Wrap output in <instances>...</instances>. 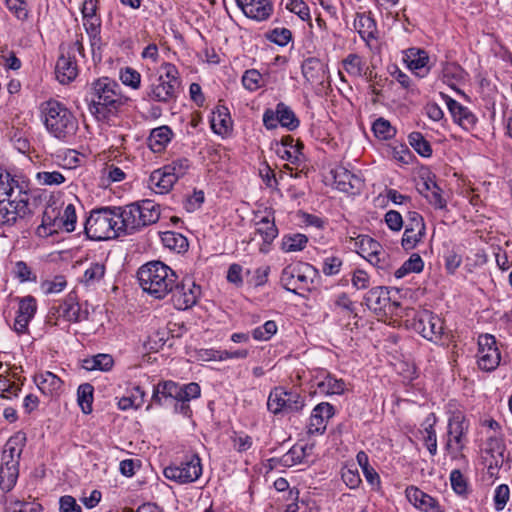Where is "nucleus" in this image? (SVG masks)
<instances>
[{
    "label": "nucleus",
    "instance_id": "nucleus-15",
    "mask_svg": "<svg viewBox=\"0 0 512 512\" xmlns=\"http://www.w3.org/2000/svg\"><path fill=\"white\" fill-rule=\"evenodd\" d=\"M251 222L254 226L255 233L258 234L264 244H271L278 236V228L275 224L274 212L265 208L253 212Z\"/></svg>",
    "mask_w": 512,
    "mask_h": 512
},
{
    "label": "nucleus",
    "instance_id": "nucleus-60",
    "mask_svg": "<svg viewBox=\"0 0 512 512\" xmlns=\"http://www.w3.org/2000/svg\"><path fill=\"white\" fill-rule=\"evenodd\" d=\"M510 496V489L508 485L501 484L495 489L494 504L497 511L503 510L506 506Z\"/></svg>",
    "mask_w": 512,
    "mask_h": 512
},
{
    "label": "nucleus",
    "instance_id": "nucleus-28",
    "mask_svg": "<svg viewBox=\"0 0 512 512\" xmlns=\"http://www.w3.org/2000/svg\"><path fill=\"white\" fill-rule=\"evenodd\" d=\"M406 61L408 67L418 75L424 76L429 71V56L424 50L410 48L406 53Z\"/></svg>",
    "mask_w": 512,
    "mask_h": 512
},
{
    "label": "nucleus",
    "instance_id": "nucleus-39",
    "mask_svg": "<svg viewBox=\"0 0 512 512\" xmlns=\"http://www.w3.org/2000/svg\"><path fill=\"white\" fill-rule=\"evenodd\" d=\"M356 244L359 247V253L367 260L382 249L379 242L367 235L358 236Z\"/></svg>",
    "mask_w": 512,
    "mask_h": 512
},
{
    "label": "nucleus",
    "instance_id": "nucleus-11",
    "mask_svg": "<svg viewBox=\"0 0 512 512\" xmlns=\"http://www.w3.org/2000/svg\"><path fill=\"white\" fill-rule=\"evenodd\" d=\"M478 365L484 371H492L500 364L501 356L493 335L483 334L478 337Z\"/></svg>",
    "mask_w": 512,
    "mask_h": 512
},
{
    "label": "nucleus",
    "instance_id": "nucleus-25",
    "mask_svg": "<svg viewBox=\"0 0 512 512\" xmlns=\"http://www.w3.org/2000/svg\"><path fill=\"white\" fill-rule=\"evenodd\" d=\"M304 145L299 140L295 141L290 135L284 136L281 139L280 147L276 149V153L285 160L293 164H298L304 158L302 150Z\"/></svg>",
    "mask_w": 512,
    "mask_h": 512
},
{
    "label": "nucleus",
    "instance_id": "nucleus-32",
    "mask_svg": "<svg viewBox=\"0 0 512 512\" xmlns=\"http://www.w3.org/2000/svg\"><path fill=\"white\" fill-rule=\"evenodd\" d=\"M302 74L311 84L321 82L324 75V66L319 59L308 58L302 64Z\"/></svg>",
    "mask_w": 512,
    "mask_h": 512
},
{
    "label": "nucleus",
    "instance_id": "nucleus-4",
    "mask_svg": "<svg viewBox=\"0 0 512 512\" xmlns=\"http://www.w3.org/2000/svg\"><path fill=\"white\" fill-rule=\"evenodd\" d=\"M44 125L55 138L67 141L75 135L78 121L72 112L62 103L49 100L41 105Z\"/></svg>",
    "mask_w": 512,
    "mask_h": 512
},
{
    "label": "nucleus",
    "instance_id": "nucleus-54",
    "mask_svg": "<svg viewBox=\"0 0 512 512\" xmlns=\"http://www.w3.org/2000/svg\"><path fill=\"white\" fill-rule=\"evenodd\" d=\"M277 332V325L274 321H266L263 326L253 330V338L260 341L270 339Z\"/></svg>",
    "mask_w": 512,
    "mask_h": 512
},
{
    "label": "nucleus",
    "instance_id": "nucleus-9",
    "mask_svg": "<svg viewBox=\"0 0 512 512\" xmlns=\"http://www.w3.org/2000/svg\"><path fill=\"white\" fill-rule=\"evenodd\" d=\"M267 407L273 414H291L304 407V398L293 386H275L270 392Z\"/></svg>",
    "mask_w": 512,
    "mask_h": 512
},
{
    "label": "nucleus",
    "instance_id": "nucleus-44",
    "mask_svg": "<svg viewBox=\"0 0 512 512\" xmlns=\"http://www.w3.org/2000/svg\"><path fill=\"white\" fill-rule=\"evenodd\" d=\"M409 143L414 150L423 157H430L432 155V148L430 143L424 138L420 132L410 133Z\"/></svg>",
    "mask_w": 512,
    "mask_h": 512
},
{
    "label": "nucleus",
    "instance_id": "nucleus-35",
    "mask_svg": "<svg viewBox=\"0 0 512 512\" xmlns=\"http://www.w3.org/2000/svg\"><path fill=\"white\" fill-rule=\"evenodd\" d=\"M276 114L279 124L290 131L295 130L300 124L292 109L283 102L276 105Z\"/></svg>",
    "mask_w": 512,
    "mask_h": 512
},
{
    "label": "nucleus",
    "instance_id": "nucleus-49",
    "mask_svg": "<svg viewBox=\"0 0 512 512\" xmlns=\"http://www.w3.org/2000/svg\"><path fill=\"white\" fill-rule=\"evenodd\" d=\"M427 423H428V426H426L424 429V435H425L424 442H425V445H426L429 453L431 455H436V453H437V436H436V432L433 428V423H434L433 415H431L427 419Z\"/></svg>",
    "mask_w": 512,
    "mask_h": 512
},
{
    "label": "nucleus",
    "instance_id": "nucleus-2",
    "mask_svg": "<svg viewBox=\"0 0 512 512\" xmlns=\"http://www.w3.org/2000/svg\"><path fill=\"white\" fill-rule=\"evenodd\" d=\"M87 100L90 113L98 120L108 119L123 105L119 84L108 77L99 78L91 83Z\"/></svg>",
    "mask_w": 512,
    "mask_h": 512
},
{
    "label": "nucleus",
    "instance_id": "nucleus-23",
    "mask_svg": "<svg viewBox=\"0 0 512 512\" xmlns=\"http://www.w3.org/2000/svg\"><path fill=\"white\" fill-rule=\"evenodd\" d=\"M37 310L36 300L32 296H26L19 301L17 316L14 321V329L17 333H24L27 330L30 320Z\"/></svg>",
    "mask_w": 512,
    "mask_h": 512
},
{
    "label": "nucleus",
    "instance_id": "nucleus-27",
    "mask_svg": "<svg viewBox=\"0 0 512 512\" xmlns=\"http://www.w3.org/2000/svg\"><path fill=\"white\" fill-rule=\"evenodd\" d=\"M390 292L386 287H374L365 295V302L369 309L374 311L385 310L390 304Z\"/></svg>",
    "mask_w": 512,
    "mask_h": 512
},
{
    "label": "nucleus",
    "instance_id": "nucleus-41",
    "mask_svg": "<svg viewBox=\"0 0 512 512\" xmlns=\"http://www.w3.org/2000/svg\"><path fill=\"white\" fill-rule=\"evenodd\" d=\"M161 240L164 246L177 252L185 251L188 247L187 239L183 235L172 231L162 233Z\"/></svg>",
    "mask_w": 512,
    "mask_h": 512
},
{
    "label": "nucleus",
    "instance_id": "nucleus-26",
    "mask_svg": "<svg viewBox=\"0 0 512 512\" xmlns=\"http://www.w3.org/2000/svg\"><path fill=\"white\" fill-rule=\"evenodd\" d=\"M176 177L166 171L165 167L155 170L149 177V186L156 193L164 194L171 190L176 183Z\"/></svg>",
    "mask_w": 512,
    "mask_h": 512
},
{
    "label": "nucleus",
    "instance_id": "nucleus-58",
    "mask_svg": "<svg viewBox=\"0 0 512 512\" xmlns=\"http://www.w3.org/2000/svg\"><path fill=\"white\" fill-rule=\"evenodd\" d=\"M342 265L343 261L341 258L337 256L326 257L323 261L322 272L326 276L336 275L340 272Z\"/></svg>",
    "mask_w": 512,
    "mask_h": 512
},
{
    "label": "nucleus",
    "instance_id": "nucleus-62",
    "mask_svg": "<svg viewBox=\"0 0 512 512\" xmlns=\"http://www.w3.org/2000/svg\"><path fill=\"white\" fill-rule=\"evenodd\" d=\"M233 442V447L237 452H245L249 450L252 447V438L244 433H234V435L231 437Z\"/></svg>",
    "mask_w": 512,
    "mask_h": 512
},
{
    "label": "nucleus",
    "instance_id": "nucleus-20",
    "mask_svg": "<svg viewBox=\"0 0 512 512\" xmlns=\"http://www.w3.org/2000/svg\"><path fill=\"white\" fill-rule=\"evenodd\" d=\"M244 15L256 21L267 20L273 12L270 0H236Z\"/></svg>",
    "mask_w": 512,
    "mask_h": 512
},
{
    "label": "nucleus",
    "instance_id": "nucleus-52",
    "mask_svg": "<svg viewBox=\"0 0 512 512\" xmlns=\"http://www.w3.org/2000/svg\"><path fill=\"white\" fill-rule=\"evenodd\" d=\"M405 230H409V233H412L413 230L418 231L419 236H425L426 227L423 217L418 212H409Z\"/></svg>",
    "mask_w": 512,
    "mask_h": 512
},
{
    "label": "nucleus",
    "instance_id": "nucleus-51",
    "mask_svg": "<svg viewBox=\"0 0 512 512\" xmlns=\"http://www.w3.org/2000/svg\"><path fill=\"white\" fill-rule=\"evenodd\" d=\"M76 221L77 216L75 207L73 204H68L60 219V227L62 226L67 232H72L75 230Z\"/></svg>",
    "mask_w": 512,
    "mask_h": 512
},
{
    "label": "nucleus",
    "instance_id": "nucleus-34",
    "mask_svg": "<svg viewBox=\"0 0 512 512\" xmlns=\"http://www.w3.org/2000/svg\"><path fill=\"white\" fill-rule=\"evenodd\" d=\"M311 450L312 446L294 445L289 449L287 453H285L280 458L279 462L284 467H292L294 465L302 463L304 459L308 456V451L311 452Z\"/></svg>",
    "mask_w": 512,
    "mask_h": 512
},
{
    "label": "nucleus",
    "instance_id": "nucleus-47",
    "mask_svg": "<svg viewBox=\"0 0 512 512\" xmlns=\"http://www.w3.org/2000/svg\"><path fill=\"white\" fill-rule=\"evenodd\" d=\"M84 27L89 35L92 50L99 48L101 44L100 21L96 18L84 19Z\"/></svg>",
    "mask_w": 512,
    "mask_h": 512
},
{
    "label": "nucleus",
    "instance_id": "nucleus-38",
    "mask_svg": "<svg viewBox=\"0 0 512 512\" xmlns=\"http://www.w3.org/2000/svg\"><path fill=\"white\" fill-rule=\"evenodd\" d=\"M58 213H56L54 208H47L42 217V223L37 228V232L39 235H42V230L45 235H52L57 232L56 227H60V220L57 219Z\"/></svg>",
    "mask_w": 512,
    "mask_h": 512
},
{
    "label": "nucleus",
    "instance_id": "nucleus-42",
    "mask_svg": "<svg viewBox=\"0 0 512 512\" xmlns=\"http://www.w3.org/2000/svg\"><path fill=\"white\" fill-rule=\"evenodd\" d=\"M308 243V238L304 234L295 233L285 235L282 239V249L285 252H296L303 250Z\"/></svg>",
    "mask_w": 512,
    "mask_h": 512
},
{
    "label": "nucleus",
    "instance_id": "nucleus-17",
    "mask_svg": "<svg viewBox=\"0 0 512 512\" xmlns=\"http://www.w3.org/2000/svg\"><path fill=\"white\" fill-rule=\"evenodd\" d=\"M153 400L161 403L162 398L189 401L200 395V386H153Z\"/></svg>",
    "mask_w": 512,
    "mask_h": 512
},
{
    "label": "nucleus",
    "instance_id": "nucleus-36",
    "mask_svg": "<svg viewBox=\"0 0 512 512\" xmlns=\"http://www.w3.org/2000/svg\"><path fill=\"white\" fill-rule=\"evenodd\" d=\"M114 360L109 354H98L84 359L82 367L87 371L100 370L108 371L112 368Z\"/></svg>",
    "mask_w": 512,
    "mask_h": 512
},
{
    "label": "nucleus",
    "instance_id": "nucleus-13",
    "mask_svg": "<svg viewBox=\"0 0 512 512\" xmlns=\"http://www.w3.org/2000/svg\"><path fill=\"white\" fill-rule=\"evenodd\" d=\"M170 294L172 304L177 310H187L197 303L201 287L190 279L183 280L180 284L176 282V287Z\"/></svg>",
    "mask_w": 512,
    "mask_h": 512
},
{
    "label": "nucleus",
    "instance_id": "nucleus-33",
    "mask_svg": "<svg viewBox=\"0 0 512 512\" xmlns=\"http://www.w3.org/2000/svg\"><path fill=\"white\" fill-rule=\"evenodd\" d=\"M172 130L168 126H160L151 131L148 138L149 146L154 152H161L171 141Z\"/></svg>",
    "mask_w": 512,
    "mask_h": 512
},
{
    "label": "nucleus",
    "instance_id": "nucleus-50",
    "mask_svg": "<svg viewBox=\"0 0 512 512\" xmlns=\"http://www.w3.org/2000/svg\"><path fill=\"white\" fill-rule=\"evenodd\" d=\"M120 79L122 83L133 89H138L141 85V75L133 68L126 67L121 70Z\"/></svg>",
    "mask_w": 512,
    "mask_h": 512
},
{
    "label": "nucleus",
    "instance_id": "nucleus-1",
    "mask_svg": "<svg viewBox=\"0 0 512 512\" xmlns=\"http://www.w3.org/2000/svg\"><path fill=\"white\" fill-rule=\"evenodd\" d=\"M30 214L28 195L18 181L0 168V224L12 225Z\"/></svg>",
    "mask_w": 512,
    "mask_h": 512
},
{
    "label": "nucleus",
    "instance_id": "nucleus-56",
    "mask_svg": "<svg viewBox=\"0 0 512 512\" xmlns=\"http://www.w3.org/2000/svg\"><path fill=\"white\" fill-rule=\"evenodd\" d=\"M267 37L271 42L279 46H286L292 39V33L287 28H276Z\"/></svg>",
    "mask_w": 512,
    "mask_h": 512
},
{
    "label": "nucleus",
    "instance_id": "nucleus-57",
    "mask_svg": "<svg viewBox=\"0 0 512 512\" xmlns=\"http://www.w3.org/2000/svg\"><path fill=\"white\" fill-rule=\"evenodd\" d=\"M189 160L186 158H180L173 161L171 164L165 165L166 171H168L171 175L176 177L178 180L180 177L184 176L186 171L189 168Z\"/></svg>",
    "mask_w": 512,
    "mask_h": 512
},
{
    "label": "nucleus",
    "instance_id": "nucleus-7",
    "mask_svg": "<svg viewBox=\"0 0 512 512\" xmlns=\"http://www.w3.org/2000/svg\"><path fill=\"white\" fill-rule=\"evenodd\" d=\"M180 86L179 72L175 65L165 62L158 75L150 76L147 96L156 102L168 103L177 97Z\"/></svg>",
    "mask_w": 512,
    "mask_h": 512
},
{
    "label": "nucleus",
    "instance_id": "nucleus-55",
    "mask_svg": "<svg viewBox=\"0 0 512 512\" xmlns=\"http://www.w3.org/2000/svg\"><path fill=\"white\" fill-rule=\"evenodd\" d=\"M286 8L292 13L298 15L303 21L311 20L309 7L303 0H289Z\"/></svg>",
    "mask_w": 512,
    "mask_h": 512
},
{
    "label": "nucleus",
    "instance_id": "nucleus-40",
    "mask_svg": "<svg viewBox=\"0 0 512 512\" xmlns=\"http://www.w3.org/2000/svg\"><path fill=\"white\" fill-rule=\"evenodd\" d=\"M105 272L106 267L103 263H91L83 274L82 282L86 286L96 285L104 278Z\"/></svg>",
    "mask_w": 512,
    "mask_h": 512
},
{
    "label": "nucleus",
    "instance_id": "nucleus-29",
    "mask_svg": "<svg viewBox=\"0 0 512 512\" xmlns=\"http://www.w3.org/2000/svg\"><path fill=\"white\" fill-rule=\"evenodd\" d=\"M232 127V119L228 108L218 106L213 112L211 119V128L218 135L227 134Z\"/></svg>",
    "mask_w": 512,
    "mask_h": 512
},
{
    "label": "nucleus",
    "instance_id": "nucleus-12",
    "mask_svg": "<svg viewBox=\"0 0 512 512\" xmlns=\"http://www.w3.org/2000/svg\"><path fill=\"white\" fill-rule=\"evenodd\" d=\"M414 329L425 339L437 342L443 334V321L429 310L417 313L413 323Z\"/></svg>",
    "mask_w": 512,
    "mask_h": 512
},
{
    "label": "nucleus",
    "instance_id": "nucleus-22",
    "mask_svg": "<svg viewBox=\"0 0 512 512\" xmlns=\"http://www.w3.org/2000/svg\"><path fill=\"white\" fill-rule=\"evenodd\" d=\"M55 74L57 80L62 83H70L78 74L77 63L74 57V50L62 53L56 63Z\"/></svg>",
    "mask_w": 512,
    "mask_h": 512
},
{
    "label": "nucleus",
    "instance_id": "nucleus-59",
    "mask_svg": "<svg viewBox=\"0 0 512 512\" xmlns=\"http://www.w3.org/2000/svg\"><path fill=\"white\" fill-rule=\"evenodd\" d=\"M38 181L43 185H60L65 181V177L58 171H43L37 174Z\"/></svg>",
    "mask_w": 512,
    "mask_h": 512
},
{
    "label": "nucleus",
    "instance_id": "nucleus-24",
    "mask_svg": "<svg viewBox=\"0 0 512 512\" xmlns=\"http://www.w3.org/2000/svg\"><path fill=\"white\" fill-rule=\"evenodd\" d=\"M57 312L59 316L70 322H80L88 319V312L86 310L81 311L75 292L67 295L64 301L59 304Z\"/></svg>",
    "mask_w": 512,
    "mask_h": 512
},
{
    "label": "nucleus",
    "instance_id": "nucleus-16",
    "mask_svg": "<svg viewBox=\"0 0 512 512\" xmlns=\"http://www.w3.org/2000/svg\"><path fill=\"white\" fill-rule=\"evenodd\" d=\"M468 424L462 414L453 415L448 422V439L445 448L450 453L461 452L466 444Z\"/></svg>",
    "mask_w": 512,
    "mask_h": 512
},
{
    "label": "nucleus",
    "instance_id": "nucleus-53",
    "mask_svg": "<svg viewBox=\"0 0 512 512\" xmlns=\"http://www.w3.org/2000/svg\"><path fill=\"white\" fill-rule=\"evenodd\" d=\"M262 75L255 69L245 71L242 76V84L249 91H255L261 87Z\"/></svg>",
    "mask_w": 512,
    "mask_h": 512
},
{
    "label": "nucleus",
    "instance_id": "nucleus-14",
    "mask_svg": "<svg viewBox=\"0 0 512 512\" xmlns=\"http://www.w3.org/2000/svg\"><path fill=\"white\" fill-rule=\"evenodd\" d=\"M483 461L490 475L497 474L505 462V444L498 436H489L483 448Z\"/></svg>",
    "mask_w": 512,
    "mask_h": 512
},
{
    "label": "nucleus",
    "instance_id": "nucleus-61",
    "mask_svg": "<svg viewBox=\"0 0 512 512\" xmlns=\"http://www.w3.org/2000/svg\"><path fill=\"white\" fill-rule=\"evenodd\" d=\"M368 261L383 271H388L392 267L391 258L383 248L376 255H373Z\"/></svg>",
    "mask_w": 512,
    "mask_h": 512
},
{
    "label": "nucleus",
    "instance_id": "nucleus-21",
    "mask_svg": "<svg viewBox=\"0 0 512 512\" xmlns=\"http://www.w3.org/2000/svg\"><path fill=\"white\" fill-rule=\"evenodd\" d=\"M440 95L445 100L449 112L458 125L465 130H470L475 126L477 119L467 107L461 105L448 95L443 93H440Z\"/></svg>",
    "mask_w": 512,
    "mask_h": 512
},
{
    "label": "nucleus",
    "instance_id": "nucleus-3",
    "mask_svg": "<svg viewBox=\"0 0 512 512\" xmlns=\"http://www.w3.org/2000/svg\"><path fill=\"white\" fill-rule=\"evenodd\" d=\"M139 284L144 292L155 299H163L176 287L177 275L160 261L148 262L137 272Z\"/></svg>",
    "mask_w": 512,
    "mask_h": 512
},
{
    "label": "nucleus",
    "instance_id": "nucleus-48",
    "mask_svg": "<svg viewBox=\"0 0 512 512\" xmlns=\"http://www.w3.org/2000/svg\"><path fill=\"white\" fill-rule=\"evenodd\" d=\"M343 66L345 71L354 77H360L363 72V63L361 57L357 54H349L343 60Z\"/></svg>",
    "mask_w": 512,
    "mask_h": 512
},
{
    "label": "nucleus",
    "instance_id": "nucleus-63",
    "mask_svg": "<svg viewBox=\"0 0 512 512\" xmlns=\"http://www.w3.org/2000/svg\"><path fill=\"white\" fill-rule=\"evenodd\" d=\"M450 482L457 494H464L467 491V482L460 470L454 469L451 471Z\"/></svg>",
    "mask_w": 512,
    "mask_h": 512
},
{
    "label": "nucleus",
    "instance_id": "nucleus-8",
    "mask_svg": "<svg viewBox=\"0 0 512 512\" xmlns=\"http://www.w3.org/2000/svg\"><path fill=\"white\" fill-rule=\"evenodd\" d=\"M317 273L318 271L308 263L288 265L282 270L280 281L287 291L301 295L302 292L311 290L313 278Z\"/></svg>",
    "mask_w": 512,
    "mask_h": 512
},
{
    "label": "nucleus",
    "instance_id": "nucleus-31",
    "mask_svg": "<svg viewBox=\"0 0 512 512\" xmlns=\"http://www.w3.org/2000/svg\"><path fill=\"white\" fill-rule=\"evenodd\" d=\"M408 501L417 509L427 512L436 500L432 496L423 492L416 486H409L405 490Z\"/></svg>",
    "mask_w": 512,
    "mask_h": 512
},
{
    "label": "nucleus",
    "instance_id": "nucleus-5",
    "mask_svg": "<svg viewBox=\"0 0 512 512\" xmlns=\"http://www.w3.org/2000/svg\"><path fill=\"white\" fill-rule=\"evenodd\" d=\"M120 207H104L93 210L85 222V234L91 240L103 241L119 237L124 233L121 228Z\"/></svg>",
    "mask_w": 512,
    "mask_h": 512
},
{
    "label": "nucleus",
    "instance_id": "nucleus-46",
    "mask_svg": "<svg viewBox=\"0 0 512 512\" xmlns=\"http://www.w3.org/2000/svg\"><path fill=\"white\" fill-rule=\"evenodd\" d=\"M375 136L381 140H388L394 137L396 130L390 122L382 117L375 120L372 125Z\"/></svg>",
    "mask_w": 512,
    "mask_h": 512
},
{
    "label": "nucleus",
    "instance_id": "nucleus-18",
    "mask_svg": "<svg viewBox=\"0 0 512 512\" xmlns=\"http://www.w3.org/2000/svg\"><path fill=\"white\" fill-rule=\"evenodd\" d=\"M335 187L345 193L357 194L363 187L361 178L343 166H337L330 170Z\"/></svg>",
    "mask_w": 512,
    "mask_h": 512
},
{
    "label": "nucleus",
    "instance_id": "nucleus-10",
    "mask_svg": "<svg viewBox=\"0 0 512 512\" xmlns=\"http://www.w3.org/2000/svg\"><path fill=\"white\" fill-rule=\"evenodd\" d=\"M164 476L179 484L193 483L202 475V464L198 454L185 456L179 464H172L164 468Z\"/></svg>",
    "mask_w": 512,
    "mask_h": 512
},
{
    "label": "nucleus",
    "instance_id": "nucleus-30",
    "mask_svg": "<svg viewBox=\"0 0 512 512\" xmlns=\"http://www.w3.org/2000/svg\"><path fill=\"white\" fill-rule=\"evenodd\" d=\"M354 28L356 29L360 37L365 41H369L371 39L376 38V23L371 16L365 13L357 14L354 20Z\"/></svg>",
    "mask_w": 512,
    "mask_h": 512
},
{
    "label": "nucleus",
    "instance_id": "nucleus-64",
    "mask_svg": "<svg viewBox=\"0 0 512 512\" xmlns=\"http://www.w3.org/2000/svg\"><path fill=\"white\" fill-rule=\"evenodd\" d=\"M59 512H82V508L74 497L64 495L59 499Z\"/></svg>",
    "mask_w": 512,
    "mask_h": 512
},
{
    "label": "nucleus",
    "instance_id": "nucleus-45",
    "mask_svg": "<svg viewBox=\"0 0 512 512\" xmlns=\"http://www.w3.org/2000/svg\"><path fill=\"white\" fill-rule=\"evenodd\" d=\"M25 440L26 438L23 434H17L13 437H10L4 446L3 452L9 456H12V458L15 457L16 460L20 461Z\"/></svg>",
    "mask_w": 512,
    "mask_h": 512
},
{
    "label": "nucleus",
    "instance_id": "nucleus-37",
    "mask_svg": "<svg viewBox=\"0 0 512 512\" xmlns=\"http://www.w3.org/2000/svg\"><path fill=\"white\" fill-rule=\"evenodd\" d=\"M19 476V466H0V489L8 493L16 485Z\"/></svg>",
    "mask_w": 512,
    "mask_h": 512
},
{
    "label": "nucleus",
    "instance_id": "nucleus-43",
    "mask_svg": "<svg viewBox=\"0 0 512 512\" xmlns=\"http://www.w3.org/2000/svg\"><path fill=\"white\" fill-rule=\"evenodd\" d=\"M94 386H78L77 402L84 414H90L93 410Z\"/></svg>",
    "mask_w": 512,
    "mask_h": 512
},
{
    "label": "nucleus",
    "instance_id": "nucleus-6",
    "mask_svg": "<svg viewBox=\"0 0 512 512\" xmlns=\"http://www.w3.org/2000/svg\"><path fill=\"white\" fill-rule=\"evenodd\" d=\"M119 216L122 217L121 228L124 229V234L130 235L142 227L156 223L160 218V206L146 199L120 207Z\"/></svg>",
    "mask_w": 512,
    "mask_h": 512
},
{
    "label": "nucleus",
    "instance_id": "nucleus-19",
    "mask_svg": "<svg viewBox=\"0 0 512 512\" xmlns=\"http://www.w3.org/2000/svg\"><path fill=\"white\" fill-rule=\"evenodd\" d=\"M334 415V407L329 403L322 402L312 410L307 433L309 435H322L326 431L329 419Z\"/></svg>",
    "mask_w": 512,
    "mask_h": 512
}]
</instances>
